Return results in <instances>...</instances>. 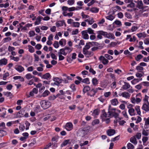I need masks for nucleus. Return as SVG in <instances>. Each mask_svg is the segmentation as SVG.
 I'll use <instances>...</instances> for the list:
<instances>
[{"label": "nucleus", "mask_w": 149, "mask_h": 149, "mask_svg": "<svg viewBox=\"0 0 149 149\" xmlns=\"http://www.w3.org/2000/svg\"><path fill=\"white\" fill-rule=\"evenodd\" d=\"M66 40L64 39H62L59 41V44L62 47L64 46L66 44Z\"/></svg>", "instance_id": "a878e982"}, {"label": "nucleus", "mask_w": 149, "mask_h": 149, "mask_svg": "<svg viewBox=\"0 0 149 149\" xmlns=\"http://www.w3.org/2000/svg\"><path fill=\"white\" fill-rule=\"evenodd\" d=\"M142 109L146 112L149 111V103H143Z\"/></svg>", "instance_id": "ddd939ff"}, {"label": "nucleus", "mask_w": 149, "mask_h": 149, "mask_svg": "<svg viewBox=\"0 0 149 149\" xmlns=\"http://www.w3.org/2000/svg\"><path fill=\"white\" fill-rule=\"evenodd\" d=\"M54 47L56 48H58L59 46V44L58 42L55 41L53 45Z\"/></svg>", "instance_id": "680f3d73"}, {"label": "nucleus", "mask_w": 149, "mask_h": 149, "mask_svg": "<svg viewBox=\"0 0 149 149\" xmlns=\"http://www.w3.org/2000/svg\"><path fill=\"white\" fill-rule=\"evenodd\" d=\"M14 68L19 73H21L25 70L24 67L20 65H16L15 66Z\"/></svg>", "instance_id": "7ed1b4c3"}, {"label": "nucleus", "mask_w": 149, "mask_h": 149, "mask_svg": "<svg viewBox=\"0 0 149 149\" xmlns=\"http://www.w3.org/2000/svg\"><path fill=\"white\" fill-rule=\"evenodd\" d=\"M10 59L14 60V61L17 62L19 60V58L18 56L14 57V56H10Z\"/></svg>", "instance_id": "a19ab883"}, {"label": "nucleus", "mask_w": 149, "mask_h": 149, "mask_svg": "<svg viewBox=\"0 0 149 149\" xmlns=\"http://www.w3.org/2000/svg\"><path fill=\"white\" fill-rule=\"evenodd\" d=\"M81 16L82 17V19H86L89 18V15H86L83 12H82L81 14Z\"/></svg>", "instance_id": "052dcab7"}, {"label": "nucleus", "mask_w": 149, "mask_h": 149, "mask_svg": "<svg viewBox=\"0 0 149 149\" xmlns=\"http://www.w3.org/2000/svg\"><path fill=\"white\" fill-rule=\"evenodd\" d=\"M115 133V130L113 129H109L107 131V135L110 136L113 135Z\"/></svg>", "instance_id": "aec40b11"}, {"label": "nucleus", "mask_w": 149, "mask_h": 149, "mask_svg": "<svg viewBox=\"0 0 149 149\" xmlns=\"http://www.w3.org/2000/svg\"><path fill=\"white\" fill-rule=\"evenodd\" d=\"M85 22H87L89 25H91L94 22L93 19L92 18H89L85 20Z\"/></svg>", "instance_id": "5701e85b"}, {"label": "nucleus", "mask_w": 149, "mask_h": 149, "mask_svg": "<svg viewBox=\"0 0 149 149\" xmlns=\"http://www.w3.org/2000/svg\"><path fill=\"white\" fill-rule=\"evenodd\" d=\"M118 101L116 99H114L111 100V103L112 105L116 106L118 104Z\"/></svg>", "instance_id": "e433bc0d"}, {"label": "nucleus", "mask_w": 149, "mask_h": 149, "mask_svg": "<svg viewBox=\"0 0 149 149\" xmlns=\"http://www.w3.org/2000/svg\"><path fill=\"white\" fill-rule=\"evenodd\" d=\"M86 31L89 34H93L94 33V30L91 28H88Z\"/></svg>", "instance_id": "774afa93"}, {"label": "nucleus", "mask_w": 149, "mask_h": 149, "mask_svg": "<svg viewBox=\"0 0 149 149\" xmlns=\"http://www.w3.org/2000/svg\"><path fill=\"white\" fill-rule=\"evenodd\" d=\"M99 113V111L97 109H95L94 110L93 112L92 115V116H95L98 115Z\"/></svg>", "instance_id": "4d7b16f0"}, {"label": "nucleus", "mask_w": 149, "mask_h": 149, "mask_svg": "<svg viewBox=\"0 0 149 149\" xmlns=\"http://www.w3.org/2000/svg\"><path fill=\"white\" fill-rule=\"evenodd\" d=\"M148 97L146 95L145 96V97L143 100V101L144 102V103H149L148 101Z\"/></svg>", "instance_id": "864d4df0"}, {"label": "nucleus", "mask_w": 149, "mask_h": 149, "mask_svg": "<svg viewBox=\"0 0 149 149\" xmlns=\"http://www.w3.org/2000/svg\"><path fill=\"white\" fill-rule=\"evenodd\" d=\"M40 104L41 107L44 109L48 108L51 105V103L49 101L45 100L42 101Z\"/></svg>", "instance_id": "f03ea898"}, {"label": "nucleus", "mask_w": 149, "mask_h": 149, "mask_svg": "<svg viewBox=\"0 0 149 149\" xmlns=\"http://www.w3.org/2000/svg\"><path fill=\"white\" fill-rule=\"evenodd\" d=\"M72 25L75 27H79L80 26V23L79 22H73Z\"/></svg>", "instance_id": "338daca9"}, {"label": "nucleus", "mask_w": 149, "mask_h": 149, "mask_svg": "<svg viewBox=\"0 0 149 149\" xmlns=\"http://www.w3.org/2000/svg\"><path fill=\"white\" fill-rule=\"evenodd\" d=\"M143 3L141 1H138L137 2V6L139 9L142 8H143Z\"/></svg>", "instance_id": "58836bf2"}, {"label": "nucleus", "mask_w": 149, "mask_h": 149, "mask_svg": "<svg viewBox=\"0 0 149 149\" xmlns=\"http://www.w3.org/2000/svg\"><path fill=\"white\" fill-rule=\"evenodd\" d=\"M144 120L145 121V126L146 128H147L149 125V117L147 118H144Z\"/></svg>", "instance_id": "c9c22d12"}, {"label": "nucleus", "mask_w": 149, "mask_h": 149, "mask_svg": "<svg viewBox=\"0 0 149 149\" xmlns=\"http://www.w3.org/2000/svg\"><path fill=\"white\" fill-rule=\"evenodd\" d=\"M97 38L99 39H101L102 38V36H105V32L102 31H98L97 32Z\"/></svg>", "instance_id": "1a4fd4ad"}, {"label": "nucleus", "mask_w": 149, "mask_h": 149, "mask_svg": "<svg viewBox=\"0 0 149 149\" xmlns=\"http://www.w3.org/2000/svg\"><path fill=\"white\" fill-rule=\"evenodd\" d=\"M33 76H32L30 73H28L26 74L25 77L26 79L28 80H29L32 78Z\"/></svg>", "instance_id": "603ef678"}, {"label": "nucleus", "mask_w": 149, "mask_h": 149, "mask_svg": "<svg viewBox=\"0 0 149 149\" xmlns=\"http://www.w3.org/2000/svg\"><path fill=\"white\" fill-rule=\"evenodd\" d=\"M127 147L128 149H134V146L130 143H128Z\"/></svg>", "instance_id": "13d9d810"}, {"label": "nucleus", "mask_w": 149, "mask_h": 149, "mask_svg": "<svg viewBox=\"0 0 149 149\" xmlns=\"http://www.w3.org/2000/svg\"><path fill=\"white\" fill-rule=\"evenodd\" d=\"M109 114H107L106 113H103V115L102 116V119L103 120H105V119L109 117Z\"/></svg>", "instance_id": "bf43d9fd"}, {"label": "nucleus", "mask_w": 149, "mask_h": 149, "mask_svg": "<svg viewBox=\"0 0 149 149\" xmlns=\"http://www.w3.org/2000/svg\"><path fill=\"white\" fill-rule=\"evenodd\" d=\"M113 24H115L116 25L118 26H120L122 25L121 22L119 20H116L113 23Z\"/></svg>", "instance_id": "de8ad7c7"}, {"label": "nucleus", "mask_w": 149, "mask_h": 149, "mask_svg": "<svg viewBox=\"0 0 149 149\" xmlns=\"http://www.w3.org/2000/svg\"><path fill=\"white\" fill-rule=\"evenodd\" d=\"M57 98V95L56 96H55L54 95H52L50 96H49L48 99L49 100L51 101H53L55 100Z\"/></svg>", "instance_id": "8fccbe9b"}, {"label": "nucleus", "mask_w": 149, "mask_h": 149, "mask_svg": "<svg viewBox=\"0 0 149 149\" xmlns=\"http://www.w3.org/2000/svg\"><path fill=\"white\" fill-rule=\"evenodd\" d=\"M142 78L134 79L131 81V82L132 84L134 85L139 82V81H142Z\"/></svg>", "instance_id": "2f4dec72"}, {"label": "nucleus", "mask_w": 149, "mask_h": 149, "mask_svg": "<svg viewBox=\"0 0 149 149\" xmlns=\"http://www.w3.org/2000/svg\"><path fill=\"white\" fill-rule=\"evenodd\" d=\"M130 4L127 5V7L128 8H131V9H127V11H132L133 10H135V4L133 3L130 2Z\"/></svg>", "instance_id": "20e7f679"}, {"label": "nucleus", "mask_w": 149, "mask_h": 149, "mask_svg": "<svg viewBox=\"0 0 149 149\" xmlns=\"http://www.w3.org/2000/svg\"><path fill=\"white\" fill-rule=\"evenodd\" d=\"M115 119L114 120V125H116L118 122H119V121L121 119V118L119 117L117 118H115Z\"/></svg>", "instance_id": "e2e57ef3"}, {"label": "nucleus", "mask_w": 149, "mask_h": 149, "mask_svg": "<svg viewBox=\"0 0 149 149\" xmlns=\"http://www.w3.org/2000/svg\"><path fill=\"white\" fill-rule=\"evenodd\" d=\"M99 9L96 7H93L91 8L90 11L93 13H97L98 12Z\"/></svg>", "instance_id": "cd10ccee"}, {"label": "nucleus", "mask_w": 149, "mask_h": 149, "mask_svg": "<svg viewBox=\"0 0 149 149\" xmlns=\"http://www.w3.org/2000/svg\"><path fill=\"white\" fill-rule=\"evenodd\" d=\"M90 90L91 88L89 86H86L84 88L83 92L85 93L90 91Z\"/></svg>", "instance_id": "4c0bfd02"}, {"label": "nucleus", "mask_w": 149, "mask_h": 149, "mask_svg": "<svg viewBox=\"0 0 149 149\" xmlns=\"http://www.w3.org/2000/svg\"><path fill=\"white\" fill-rule=\"evenodd\" d=\"M130 142L136 145L137 144L138 142L136 140V137L133 136L130 138Z\"/></svg>", "instance_id": "412c9836"}, {"label": "nucleus", "mask_w": 149, "mask_h": 149, "mask_svg": "<svg viewBox=\"0 0 149 149\" xmlns=\"http://www.w3.org/2000/svg\"><path fill=\"white\" fill-rule=\"evenodd\" d=\"M7 63V60L3 58L0 60V66H2L6 65Z\"/></svg>", "instance_id": "c756f323"}, {"label": "nucleus", "mask_w": 149, "mask_h": 149, "mask_svg": "<svg viewBox=\"0 0 149 149\" xmlns=\"http://www.w3.org/2000/svg\"><path fill=\"white\" fill-rule=\"evenodd\" d=\"M11 40V39L10 37H7L3 38L2 41L4 43H6L10 41Z\"/></svg>", "instance_id": "09e8293b"}, {"label": "nucleus", "mask_w": 149, "mask_h": 149, "mask_svg": "<svg viewBox=\"0 0 149 149\" xmlns=\"http://www.w3.org/2000/svg\"><path fill=\"white\" fill-rule=\"evenodd\" d=\"M105 36L108 39H114L115 38L114 35L112 33H107V32H105Z\"/></svg>", "instance_id": "f8f14e48"}, {"label": "nucleus", "mask_w": 149, "mask_h": 149, "mask_svg": "<svg viewBox=\"0 0 149 149\" xmlns=\"http://www.w3.org/2000/svg\"><path fill=\"white\" fill-rule=\"evenodd\" d=\"M81 82L87 84H90V82L88 78H86L83 79L82 80Z\"/></svg>", "instance_id": "37998d69"}, {"label": "nucleus", "mask_w": 149, "mask_h": 149, "mask_svg": "<svg viewBox=\"0 0 149 149\" xmlns=\"http://www.w3.org/2000/svg\"><path fill=\"white\" fill-rule=\"evenodd\" d=\"M108 116H112L115 118H117L119 116V114L116 112V109H110L108 111Z\"/></svg>", "instance_id": "f257e3e1"}, {"label": "nucleus", "mask_w": 149, "mask_h": 149, "mask_svg": "<svg viewBox=\"0 0 149 149\" xmlns=\"http://www.w3.org/2000/svg\"><path fill=\"white\" fill-rule=\"evenodd\" d=\"M82 36L85 39H88L89 38V36L87 34L86 31H83L81 32Z\"/></svg>", "instance_id": "2eb2a0df"}, {"label": "nucleus", "mask_w": 149, "mask_h": 149, "mask_svg": "<svg viewBox=\"0 0 149 149\" xmlns=\"http://www.w3.org/2000/svg\"><path fill=\"white\" fill-rule=\"evenodd\" d=\"M106 18L108 20L112 21L115 18V17L112 15H110L106 16Z\"/></svg>", "instance_id": "3c124183"}, {"label": "nucleus", "mask_w": 149, "mask_h": 149, "mask_svg": "<svg viewBox=\"0 0 149 149\" xmlns=\"http://www.w3.org/2000/svg\"><path fill=\"white\" fill-rule=\"evenodd\" d=\"M111 95V92H105L104 94V96L105 97H109Z\"/></svg>", "instance_id": "0e129e2a"}, {"label": "nucleus", "mask_w": 149, "mask_h": 149, "mask_svg": "<svg viewBox=\"0 0 149 149\" xmlns=\"http://www.w3.org/2000/svg\"><path fill=\"white\" fill-rule=\"evenodd\" d=\"M58 54H61L64 56H65L67 55L66 52L64 49V48L61 49L59 50L58 52Z\"/></svg>", "instance_id": "c85d7f7f"}, {"label": "nucleus", "mask_w": 149, "mask_h": 149, "mask_svg": "<svg viewBox=\"0 0 149 149\" xmlns=\"http://www.w3.org/2000/svg\"><path fill=\"white\" fill-rule=\"evenodd\" d=\"M83 53L86 57H91L93 55L91 51H88L86 49H83Z\"/></svg>", "instance_id": "423d86ee"}, {"label": "nucleus", "mask_w": 149, "mask_h": 149, "mask_svg": "<svg viewBox=\"0 0 149 149\" xmlns=\"http://www.w3.org/2000/svg\"><path fill=\"white\" fill-rule=\"evenodd\" d=\"M128 112L131 116H134L136 114L135 109L134 108L128 110Z\"/></svg>", "instance_id": "473e14b6"}, {"label": "nucleus", "mask_w": 149, "mask_h": 149, "mask_svg": "<svg viewBox=\"0 0 149 149\" xmlns=\"http://www.w3.org/2000/svg\"><path fill=\"white\" fill-rule=\"evenodd\" d=\"M28 47L29 51L30 52L32 53L34 52V49L32 46L30 45H28Z\"/></svg>", "instance_id": "79ce46f5"}, {"label": "nucleus", "mask_w": 149, "mask_h": 149, "mask_svg": "<svg viewBox=\"0 0 149 149\" xmlns=\"http://www.w3.org/2000/svg\"><path fill=\"white\" fill-rule=\"evenodd\" d=\"M104 57L106 58H107L108 60H112L113 59V57L108 54H105L104 55Z\"/></svg>", "instance_id": "5fc2aeb1"}, {"label": "nucleus", "mask_w": 149, "mask_h": 149, "mask_svg": "<svg viewBox=\"0 0 149 149\" xmlns=\"http://www.w3.org/2000/svg\"><path fill=\"white\" fill-rule=\"evenodd\" d=\"M55 24L57 27L62 26L64 24L66 26V24L65 22L63 20L58 21L56 22Z\"/></svg>", "instance_id": "9d476101"}, {"label": "nucleus", "mask_w": 149, "mask_h": 149, "mask_svg": "<svg viewBox=\"0 0 149 149\" xmlns=\"http://www.w3.org/2000/svg\"><path fill=\"white\" fill-rule=\"evenodd\" d=\"M95 43L97 44V43L93 42H89L87 43L85 46V48H84L83 49H86V50H87L90 48L91 45L94 44Z\"/></svg>", "instance_id": "dca6fc26"}, {"label": "nucleus", "mask_w": 149, "mask_h": 149, "mask_svg": "<svg viewBox=\"0 0 149 149\" xmlns=\"http://www.w3.org/2000/svg\"><path fill=\"white\" fill-rule=\"evenodd\" d=\"M64 49L66 52V54L68 53H70L73 50L72 47H65L64 48Z\"/></svg>", "instance_id": "393cba45"}, {"label": "nucleus", "mask_w": 149, "mask_h": 149, "mask_svg": "<svg viewBox=\"0 0 149 149\" xmlns=\"http://www.w3.org/2000/svg\"><path fill=\"white\" fill-rule=\"evenodd\" d=\"M136 35L139 38H141L142 37L145 38L146 36V34L145 32L137 33L136 34Z\"/></svg>", "instance_id": "f704fd0d"}, {"label": "nucleus", "mask_w": 149, "mask_h": 149, "mask_svg": "<svg viewBox=\"0 0 149 149\" xmlns=\"http://www.w3.org/2000/svg\"><path fill=\"white\" fill-rule=\"evenodd\" d=\"M136 69L138 72H142V71L144 70V68L140 65H138L136 66Z\"/></svg>", "instance_id": "ea45409f"}, {"label": "nucleus", "mask_w": 149, "mask_h": 149, "mask_svg": "<svg viewBox=\"0 0 149 149\" xmlns=\"http://www.w3.org/2000/svg\"><path fill=\"white\" fill-rule=\"evenodd\" d=\"M38 93V89H37L36 88H34L32 91H31L29 93V96H33L35 94H37Z\"/></svg>", "instance_id": "a211bd4d"}, {"label": "nucleus", "mask_w": 149, "mask_h": 149, "mask_svg": "<svg viewBox=\"0 0 149 149\" xmlns=\"http://www.w3.org/2000/svg\"><path fill=\"white\" fill-rule=\"evenodd\" d=\"M130 84L127 82H124V84L122 87V88L124 90H127L130 88Z\"/></svg>", "instance_id": "b1692460"}, {"label": "nucleus", "mask_w": 149, "mask_h": 149, "mask_svg": "<svg viewBox=\"0 0 149 149\" xmlns=\"http://www.w3.org/2000/svg\"><path fill=\"white\" fill-rule=\"evenodd\" d=\"M143 57L142 55L141 54H139L135 58V59L137 61H139L140 59H141Z\"/></svg>", "instance_id": "69168bd1"}, {"label": "nucleus", "mask_w": 149, "mask_h": 149, "mask_svg": "<svg viewBox=\"0 0 149 149\" xmlns=\"http://www.w3.org/2000/svg\"><path fill=\"white\" fill-rule=\"evenodd\" d=\"M100 121L98 119H95L93 121L92 123V125L94 126L99 123Z\"/></svg>", "instance_id": "6e6d98bb"}, {"label": "nucleus", "mask_w": 149, "mask_h": 149, "mask_svg": "<svg viewBox=\"0 0 149 149\" xmlns=\"http://www.w3.org/2000/svg\"><path fill=\"white\" fill-rule=\"evenodd\" d=\"M49 92L47 90H45L42 94L41 96L43 97H45L48 96L49 94Z\"/></svg>", "instance_id": "a18cd8bd"}, {"label": "nucleus", "mask_w": 149, "mask_h": 149, "mask_svg": "<svg viewBox=\"0 0 149 149\" xmlns=\"http://www.w3.org/2000/svg\"><path fill=\"white\" fill-rule=\"evenodd\" d=\"M73 127V124L71 122L67 123L65 126V128L68 131H70L72 130Z\"/></svg>", "instance_id": "39448f33"}, {"label": "nucleus", "mask_w": 149, "mask_h": 149, "mask_svg": "<svg viewBox=\"0 0 149 149\" xmlns=\"http://www.w3.org/2000/svg\"><path fill=\"white\" fill-rule=\"evenodd\" d=\"M9 73L8 72H6L3 74V79L4 80H6L7 77L9 76Z\"/></svg>", "instance_id": "49530a36"}, {"label": "nucleus", "mask_w": 149, "mask_h": 149, "mask_svg": "<svg viewBox=\"0 0 149 149\" xmlns=\"http://www.w3.org/2000/svg\"><path fill=\"white\" fill-rule=\"evenodd\" d=\"M51 75L49 73H47L42 76V79H49L51 78Z\"/></svg>", "instance_id": "bb28decb"}, {"label": "nucleus", "mask_w": 149, "mask_h": 149, "mask_svg": "<svg viewBox=\"0 0 149 149\" xmlns=\"http://www.w3.org/2000/svg\"><path fill=\"white\" fill-rule=\"evenodd\" d=\"M82 8V7H77L76 8L74 7H72L68 8V11L69 12L73 11L75 10H78L81 9Z\"/></svg>", "instance_id": "4be33fe9"}, {"label": "nucleus", "mask_w": 149, "mask_h": 149, "mask_svg": "<svg viewBox=\"0 0 149 149\" xmlns=\"http://www.w3.org/2000/svg\"><path fill=\"white\" fill-rule=\"evenodd\" d=\"M135 110L137 112V114L139 115H140L141 111H140V107L139 106H136L134 107Z\"/></svg>", "instance_id": "72a5a7b5"}, {"label": "nucleus", "mask_w": 149, "mask_h": 149, "mask_svg": "<svg viewBox=\"0 0 149 149\" xmlns=\"http://www.w3.org/2000/svg\"><path fill=\"white\" fill-rule=\"evenodd\" d=\"M99 59L101 61L102 63L104 65H106L108 64L109 62L108 60L104 56H101L99 57Z\"/></svg>", "instance_id": "6e6552de"}, {"label": "nucleus", "mask_w": 149, "mask_h": 149, "mask_svg": "<svg viewBox=\"0 0 149 149\" xmlns=\"http://www.w3.org/2000/svg\"><path fill=\"white\" fill-rule=\"evenodd\" d=\"M53 80L55 82L54 83V84L57 85L61 84L62 81V79L57 77L53 78Z\"/></svg>", "instance_id": "0eeeda50"}, {"label": "nucleus", "mask_w": 149, "mask_h": 149, "mask_svg": "<svg viewBox=\"0 0 149 149\" xmlns=\"http://www.w3.org/2000/svg\"><path fill=\"white\" fill-rule=\"evenodd\" d=\"M63 15L64 16H68V17H72L73 15V13L72 12H70V13H67L65 11H63L62 13Z\"/></svg>", "instance_id": "7c9ffc66"}, {"label": "nucleus", "mask_w": 149, "mask_h": 149, "mask_svg": "<svg viewBox=\"0 0 149 149\" xmlns=\"http://www.w3.org/2000/svg\"><path fill=\"white\" fill-rule=\"evenodd\" d=\"M96 90L95 88H92L90 91L88 93V95L91 96H94L96 93Z\"/></svg>", "instance_id": "4468645a"}, {"label": "nucleus", "mask_w": 149, "mask_h": 149, "mask_svg": "<svg viewBox=\"0 0 149 149\" xmlns=\"http://www.w3.org/2000/svg\"><path fill=\"white\" fill-rule=\"evenodd\" d=\"M120 95L122 96L126 99H129L131 95L127 92H124L120 94Z\"/></svg>", "instance_id": "9b49d317"}, {"label": "nucleus", "mask_w": 149, "mask_h": 149, "mask_svg": "<svg viewBox=\"0 0 149 149\" xmlns=\"http://www.w3.org/2000/svg\"><path fill=\"white\" fill-rule=\"evenodd\" d=\"M70 140L67 139L64 140L62 143L61 144V147H63L67 145L68 143H70Z\"/></svg>", "instance_id": "6ab92c4d"}, {"label": "nucleus", "mask_w": 149, "mask_h": 149, "mask_svg": "<svg viewBox=\"0 0 149 149\" xmlns=\"http://www.w3.org/2000/svg\"><path fill=\"white\" fill-rule=\"evenodd\" d=\"M43 17L42 16H38L36 19V21L35 22L34 24L35 25H38L41 22L42 19Z\"/></svg>", "instance_id": "f3484780"}, {"label": "nucleus", "mask_w": 149, "mask_h": 149, "mask_svg": "<svg viewBox=\"0 0 149 149\" xmlns=\"http://www.w3.org/2000/svg\"><path fill=\"white\" fill-rule=\"evenodd\" d=\"M92 83L94 86L96 85L98 83V81L96 78H94L92 79Z\"/></svg>", "instance_id": "c03bdc74"}]
</instances>
